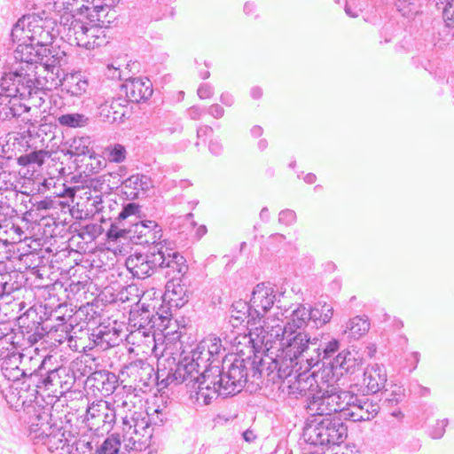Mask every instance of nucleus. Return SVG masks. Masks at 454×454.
Here are the masks:
<instances>
[{
    "label": "nucleus",
    "mask_w": 454,
    "mask_h": 454,
    "mask_svg": "<svg viewBox=\"0 0 454 454\" xmlns=\"http://www.w3.org/2000/svg\"><path fill=\"white\" fill-rule=\"evenodd\" d=\"M16 217V210L8 201H4L0 198V235L3 229H6L10 223V218Z\"/></svg>",
    "instance_id": "49"
},
{
    "label": "nucleus",
    "mask_w": 454,
    "mask_h": 454,
    "mask_svg": "<svg viewBox=\"0 0 454 454\" xmlns=\"http://www.w3.org/2000/svg\"><path fill=\"white\" fill-rule=\"evenodd\" d=\"M280 349L283 354L290 357H297L308 364V368H313L320 362V346H317V338H311L306 332H295L280 333Z\"/></svg>",
    "instance_id": "7"
},
{
    "label": "nucleus",
    "mask_w": 454,
    "mask_h": 454,
    "mask_svg": "<svg viewBox=\"0 0 454 454\" xmlns=\"http://www.w3.org/2000/svg\"><path fill=\"white\" fill-rule=\"evenodd\" d=\"M200 367H203V364L200 359L195 357V350H192L191 357L185 356L176 365L175 369H170L167 373L158 369L156 374L157 384L163 388L171 384L178 385L186 381L193 382L192 387L197 385V393L200 391V382L203 380V372L201 373L199 372Z\"/></svg>",
    "instance_id": "9"
},
{
    "label": "nucleus",
    "mask_w": 454,
    "mask_h": 454,
    "mask_svg": "<svg viewBox=\"0 0 454 454\" xmlns=\"http://www.w3.org/2000/svg\"><path fill=\"white\" fill-rule=\"evenodd\" d=\"M278 222L290 226L296 222V213L292 209H284L278 215Z\"/></svg>",
    "instance_id": "58"
},
{
    "label": "nucleus",
    "mask_w": 454,
    "mask_h": 454,
    "mask_svg": "<svg viewBox=\"0 0 454 454\" xmlns=\"http://www.w3.org/2000/svg\"><path fill=\"white\" fill-rule=\"evenodd\" d=\"M332 403L336 405L337 412L345 419L346 410L349 409L354 402H357V395L346 390H331Z\"/></svg>",
    "instance_id": "39"
},
{
    "label": "nucleus",
    "mask_w": 454,
    "mask_h": 454,
    "mask_svg": "<svg viewBox=\"0 0 454 454\" xmlns=\"http://www.w3.org/2000/svg\"><path fill=\"white\" fill-rule=\"evenodd\" d=\"M140 213V206L136 203H128L125 205L121 211L119 213L118 217L116 218V223H121L125 221L129 220V223L130 224V221L133 223L137 222V220L139 218Z\"/></svg>",
    "instance_id": "48"
},
{
    "label": "nucleus",
    "mask_w": 454,
    "mask_h": 454,
    "mask_svg": "<svg viewBox=\"0 0 454 454\" xmlns=\"http://www.w3.org/2000/svg\"><path fill=\"white\" fill-rule=\"evenodd\" d=\"M88 360H78L76 362H74L73 364V368L71 370V372H74L75 373V372H79L81 375L82 376H85L86 374H90L92 373L93 372H91V368L90 367H88L87 364H88Z\"/></svg>",
    "instance_id": "59"
},
{
    "label": "nucleus",
    "mask_w": 454,
    "mask_h": 454,
    "mask_svg": "<svg viewBox=\"0 0 454 454\" xmlns=\"http://www.w3.org/2000/svg\"><path fill=\"white\" fill-rule=\"evenodd\" d=\"M155 323L153 324V332L155 330L160 331L163 333L166 331L171 323V318L168 316H163L160 315L157 312H154V320Z\"/></svg>",
    "instance_id": "57"
},
{
    "label": "nucleus",
    "mask_w": 454,
    "mask_h": 454,
    "mask_svg": "<svg viewBox=\"0 0 454 454\" xmlns=\"http://www.w3.org/2000/svg\"><path fill=\"white\" fill-rule=\"evenodd\" d=\"M276 295L273 287L270 284L260 283L256 285L252 293L249 305L252 309L250 317L253 325L264 317L266 313L273 307Z\"/></svg>",
    "instance_id": "15"
},
{
    "label": "nucleus",
    "mask_w": 454,
    "mask_h": 454,
    "mask_svg": "<svg viewBox=\"0 0 454 454\" xmlns=\"http://www.w3.org/2000/svg\"><path fill=\"white\" fill-rule=\"evenodd\" d=\"M17 48L14 51V59L20 62L19 67H31V69L36 70L37 65L47 57L48 52H44L39 46L22 42H16Z\"/></svg>",
    "instance_id": "25"
},
{
    "label": "nucleus",
    "mask_w": 454,
    "mask_h": 454,
    "mask_svg": "<svg viewBox=\"0 0 454 454\" xmlns=\"http://www.w3.org/2000/svg\"><path fill=\"white\" fill-rule=\"evenodd\" d=\"M208 114L215 119H220L224 115V109L218 104H213L207 109Z\"/></svg>",
    "instance_id": "64"
},
{
    "label": "nucleus",
    "mask_w": 454,
    "mask_h": 454,
    "mask_svg": "<svg viewBox=\"0 0 454 454\" xmlns=\"http://www.w3.org/2000/svg\"><path fill=\"white\" fill-rule=\"evenodd\" d=\"M385 403L392 407L398 404L404 397V388L403 386L392 384L389 388H386L383 392Z\"/></svg>",
    "instance_id": "47"
},
{
    "label": "nucleus",
    "mask_w": 454,
    "mask_h": 454,
    "mask_svg": "<svg viewBox=\"0 0 454 454\" xmlns=\"http://www.w3.org/2000/svg\"><path fill=\"white\" fill-rule=\"evenodd\" d=\"M59 395H63L70 391L75 382V374L70 369L59 366Z\"/></svg>",
    "instance_id": "46"
},
{
    "label": "nucleus",
    "mask_w": 454,
    "mask_h": 454,
    "mask_svg": "<svg viewBox=\"0 0 454 454\" xmlns=\"http://www.w3.org/2000/svg\"><path fill=\"white\" fill-rule=\"evenodd\" d=\"M345 412V419L353 422L369 421L375 418L380 411V405L366 397L357 396V402Z\"/></svg>",
    "instance_id": "23"
},
{
    "label": "nucleus",
    "mask_w": 454,
    "mask_h": 454,
    "mask_svg": "<svg viewBox=\"0 0 454 454\" xmlns=\"http://www.w3.org/2000/svg\"><path fill=\"white\" fill-rule=\"evenodd\" d=\"M363 370L362 364L358 363L356 359L350 354H346L345 361H344V367L342 368L341 373H349L353 374L356 371Z\"/></svg>",
    "instance_id": "56"
},
{
    "label": "nucleus",
    "mask_w": 454,
    "mask_h": 454,
    "mask_svg": "<svg viewBox=\"0 0 454 454\" xmlns=\"http://www.w3.org/2000/svg\"><path fill=\"white\" fill-rule=\"evenodd\" d=\"M159 254H162V259H164L160 268L168 269L167 274L170 275L173 273V279H180V277L186 273L188 270L186 260L178 252L168 248L165 246H159Z\"/></svg>",
    "instance_id": "29"
},
{
    "label": "nucleus",
    "mask_w": 454,
    "mask_h": 454,
    "mask_svg": "<svg viewBox=\"0 0 454 454\" xmlns=\"http://www.w3.org/2000/svg\"><path fill=\"white\" fill-rule=\"evenodd\" d=\"M303 437L312 445H339L347 437V427L339 417H315L306 422Z\"/></svg>",
    "instance_id": "6"
},
{
    "label": "nucleus",
    "mask_w": 454,
    "mask_h": 454,
    "mask_svg": "<svg viewBox=\"0 0 454 454\" xmlns=\"http://www.w3.org/2000/svg\"><path fill=\"white\" fill-rule=\"evenodd\" d=\"M267 357L269 358L268 356ZM270 362L262 359V365L268 364L266 367L268 374H273L272 380L275 379V376L283 380V384H286L294 374L300 372V371L302 370V363H304L297 357H290L289 356L284 355L282 349L280 355H277L274 358L270 357Z\"/></svg>",
    "instance_id": "14"
},
{
    "label": "nucleus",
    "mask_w": 454,
    "mask_h": 454,
    "mask_svg": "<svg viewBox=\"0 0 454 454\" xmlns=\"http://www.w3.org/2000/svg\"><path fill=\"white\" fill-rule=\"evenodd\" d=\"M105 153L109 161L121 163L126 159V149L122 145L114 144L106 148Z\"/></svg>",
    "instance_id": "51"
},
{
    "label": "nucleus",
    "mask_w": 454,
    "mask_h": 454,
    "mask_svg": "<svg viewBox=\"0 0 454 454\" xmlns=\"http://www.w3.org/2000/svg\"><path fill=\"white\" fill-rule=\"evenodd\" d=\"M128 400H124L121 408H128L125 414L121 415V422L119 432L107 437L98 449V454H117L121 443L128 451H142L151 442L153 427L147 414L132 411Z\"/></svg>",
    "instance_id": "1"
},
{
    "label": "nucleus",
    "mask_w": 454,
    "mask_h": 454,
    "mask_svg": "<svg viewBox=\"0 0 454 454\" xmlns=\"http://www.w3.org/2000/svg\"><path fill=\"white\" fill-rule=\"evenodd\" d=\"M119 385L118 376L107 370L95 371L88 375L85 386L96 397L111 395Z\"/></svg>",
    "instance_id": "18"
},
{
    "label": "nucleus",
    "mask_w": 454,
    "mask_h": 454,
    "mask_svg": "<svg viewBox=\"0 0 454 454\" xmlns=\"http://www.w3.org/2000/svg\"><path fill=\"white\" fill-rule=\"evenodd\" d=\"M59 366L51 364L46 365L38 380H34V384L37 388H43L50 391L53 395H59Z\"/></svg>",
    "instance_id": "34"
},
{
    "label": "nucleus",
    "mask_w": 454,
    "mask_h": 454,
    "mask_svg": "<svg viewBox=\"0 0 454 454\" xmlns=\"http://www.w3.org/2000/svg\"><path fill=\"white\" fill-rule=\"evenodd\" d=\"M197 401L209 404L218 396L227 397L239 393L247 381V362L235 358L228 365L209 366L203 371Z\"/></svg>",
    "instance_id": "2"
},
{
    "label": "nucleus",
    "mask_w": 454,
    "mask_h": 454,
    "mask_svg": "<svg viewBox=\"0 0 454 454\" xmlns=\"http://www.w3.org/2000/svg\"><path fill=\"white\" fill-rule=\"evenodd\" d=\"M51 157V153L45 150L31 151L20 155L18 163L22 166H42L45 160Z\"/></svg>",
    "instance_id": "43"
},
{
    "label": "nucleus",
    "mask_w": 454,
    "mask_h": 454,
    "mask_svg": "<svg viewBox=\"0 0 454 454\" xmlns=\"http://www.w3.org/2000/svg\"><path fill=\"white\" fill-rule=\"evenodd\" d=\"M47 57L43 58L36 68V82L40 95H45V90H51L63 84V70L60 67V59L47 51Z\"/></svg>",
    "instance_id": "11"
},
{
    "label": "nucleus",
    "mask_w": 454,
    "mask_h": 454,
    "mask_svg": "<svg viewBox=\"0 0 454 454\" xmlns=\"http://www.w3.org/2000/svg\"><path fill=\"white\" fill-rule=\"evenodd\" d=\"M29 412V436L39 443L44 438L43 436H46L56 425L51 423V414L49 409L34 406Z\"/></svg>",
    "instance_id": "21"
},
{
    "label": "nucleus",
    "mask_w": 454,
    "mask_h": 454,
    "mask_svg": "<svg viewBox=\"0 0 454 454\" xmlns=\"http://www.w3.org/2000/svg\"><path fill=\"white\" fill-rule=\"evenodd\" d=\"M13 360H11V368L9 371H15L20 372V376L23 378H28L33 383L34 380H38L41 373L45 370L46 365L51 364L53 361L52 356H47L42 358L38 354L35 356L30 354V351L21 353L20 356H12ZM15 378H19V374L14 375Z\"/></svg>",
    "instance_id": "12"
},
{
    "label": "nucleus",
    "mask_w": 454,
    "mask_h": 454,
    "mask_svg": "<svg viewBox=\"0 0 454 454\" xmlns=\"http://www.w3.org/2000/svg\"><path fill=\"white\" fill-rule=\"evenodd\" d=\"M448 425L447 419H442L440 421H437L436 427L434 428V430L431 432V436L434 439L441 438L445 431V427Z\"/></svg>",
    "instance_id": "62"
},
{
    "label": "nucleus",
    "mask_w": 454,
    "mask_h": 454,
    "mask_svg": "<svg viewBox=\"0 0 454 454\" xmlns=\"http://www.w3.org/2000/svg\"><path fill=\"white\" fill-rule=\"evenodd\" d=\"M252 309L249 303H247L243 301H239L232 304L231 306V324L233 326H238L241 325L246 320L247 324L253 323V319L250 317V312Z\"/></svg>",
    "instance_id": "40"
},
{
    "label": "nucleus",
    "mask_w": 454,
    "mask_h": 454,
    "mask_svg": "<svg viewBox=\"0 0 454 454\" xmlns=\"http://www.w3.org/2000/svg\"><path fill=\"white\" fill-rule=\"evenodd\" d=\"M130 239L139 245L163 246L160 240L162 237L161 227L152 220L130 221Z\"/></svg>",
    "instance_id": "17"
},
{
    "label": "nucleus",
    "mask_w": 454,
    "mask_h": 454,
    "mask_svg": "<svg viewBox=\"0 0 454 454\" xmlns=\"http://www.w3.org/2000/svg\"><path fill=\"white\" fill-rule=\"evenodd\" d=\"M66 434V431L56 426L39 443L47 446L52 454H74L73 437L69 439Z\"/></svg>",
    "instance_id": "27"
},
{
    "label": "nucleus",
    "mask_w": 454,
    "mask_h": 454,
    "mask_svg": "<svg viewBox=\"0 0 454 454\" xmlns=\"http://www.w3.org/2000/svg\"><path fill=\"white\" fill-rule=\"evenodd\" d=\"M72 444H74V451L76 452H85V450L88 449L91 450L93 449L92 443L84 439H74L72 440Z\"/></svg>",
    "instance_id": "60"
},
{
    "label": "nucleus",
    "mask_w": 454,
    "mask_h": 454,
    "mask_svg": "<svg viewBox=\"0 0 454 454\" xmlns=\"http://www.w3.org/2000/svg\"><path fill=\"white\" fill-rule=\"evenodd\" d=\"M346 328L351 337L359 339L369 331L370 322L366 316H356L347 323Z\"/></svg>",
    "instance_id": "41"
},
{
    "label": "nucleus",
    "mask_w": 454,
    "mask_h": 454,
    "mask_svg": "<svg viewBox=\"0 0 454 454\" xmlns=\"http://www.w3.org/2000/svg\"><path fill=\"white\" fill-rule=\"evenodd\" d=\"M309 314V321H312L317 327L323 326L329 323L333 315V308L327 303H317L314 307H307Z\"/></svg>",
    "instance_id": "38"
},
{
    "label": "nucleus",
    "mask_w": 454,
    "mask_h": 454,
    "mask_svg": "<svg viewBox=\"0 0 454 454\" xmlns=\"http://www.w3.org/2000/svg\"><path fill=\"white\" fill-rule=\"evenodd\" d=\"M363 385L368 394H376L386 385L387 376L386 369L379 364H369L363 373Z\"/></svg>",
    "instance_id": "30"
},
{
    "label": "nucleus",
    "mask_w": 454,
    "mask_h": 454,
    "mask_svg": "<svg viewBox=\"0 0 454 454\" xmlns=\"http://www.w3.org/2000/svg\"><path fill=\"white\" fill-rule=\"evenodd\" d=\"M18 176L15 172H11L0 168V198L5 193L4 201L12 200L17 196L18 192Z\"/></svg>",
    "instance_id": "37"
},
{
    "label": "nucleus",
    "mask_w": 454,
    "mask_h": 454,
    "mask_svg": "<svg viewBox=\"0 0 454 454\" xmlns=\"http://www.w3.org/2000/svg\"><path fill=\"white\" fill-rule=\"evenodd\" d=\"M0 93L15 97L20 100L30 99L33 106L37 107L43 102L36 82V70L31 67H18L5 73L0 80Z\"/></svg>",
    "instance_id": "5"
},
{
    "label": "nucleus",
    "mask_w": 454,
    "mask_h": 454,
    "mask_svg": "<svg viewBox=\"0 0 454 454\" xmlns=\"http://www.w3.org/2000/svg\"><path fill=\"white\" fill-rule=\"evenodd\" d=\"M195 350V357L200 359L204 370L209 366H219L215 363H219L222 357L223 346L222 341L216 337H207L198 345Z\"/></svg>",
    "instance_id": "22"
},
{
    "label": "nucleus",
    "mask_w": 454,
    "mask_h": 454,
    "mask_svg": "<svg viewBox=\"0 0 454 454\" xmlns=\"http://www.w3.org/2000/svg\"><path fill=\"white\" fill-rule=\"evenodd\" d=\"M162 254H159V246L149 248L146 254H130L125 262L127 269L131 274L144 279L150 277L163 263Z\"/></svg>",
    "instance_id": "13"
},
{
    "label": "nucleus",
    "mask_w": 454,
    "mask_h": 454,
    "mask_svg": "<svg viewBox=\"0 0 454 454\" xmlns=\"http://www.w3.org/2000/svg\"><path fill=\"white\" fill-rule=\"evenodd\" d=\"M124 373L133 380L136 387H139L143 392L149 390L155 380L153 367L149 363L141 359L124 365L121 374Z\"/></svg>",
    "instance_id": "20"
},
{
    "label": "nucleus",
    "mask_w": 454,
    "mask_h": 454,
    "mask_svg": "<svg viewBox=\"0 0 454 454\" xmlns=\"http://www.w3.org/2000/svg\"><path fill=\"white\" fill-rule=\"evenodd\" d=\"M129 114L128 100L124 98L106 100L100 103L97 109V116L100 121L110 124L123 122Z\"/></svg>",
    "instance_id": "19"
},
{
    "label": "nucleus",
    "mask_w": 454,
    "mask_h": 454,
    "mask_svg": "<svg viewBox=\"0 0 454 454\" xmlns=\"http://www.w3.org/2000/svg\"><path fill=\"white\" fill-rule=\"evenodd\" d=\"M128 103L147 100L153 95V83L148 78L136 77L126 81L123 85Z\"/></svg>",
    "instance_id": "28"
},
{
    "label": "nucleus",
    "mask_w": 454,
    "mask_h": 454,
    "mask_svg": "<svg viewBox=\"0 0 454 454\" xmlns=\"http://www.w3.org/2000/svg\"><path fill=\"white\" fill-rule=\"evenodd\" d=\"M285 325L279 324L280 319H275L268 317L263 320V325H261L260 341L265 346L275 342L276 339H279L280 333H289V334L295 333V332H304L305 327L309 322V314L305 304H299L296 309L292 310Z\"/></svg>",
    "instance_id": "8"
},
{
    "label": "nucleus",
    "mask_w": 454,
    "mask_h": 454,
    "mask_svg": "<svg viewBox=\"0 0 454 454\" xmlns=\"http://www.w3.org/2000/svg\"><path fill=\"white\" fill-rule=\"evenodd\" d=\"M62 85L64 86L63 91H66L67 95L81 98L87 92L89 82L81 73H74L67 74Z\"/></svg>",
    "instance_id": "36"
},
{
    "label": "nucleus",
    "mask_w": 454,
    "mask_h": 454,
    "mask_svg": "<svg viewBox=\"0 0 454 454\" xmlns=\"http://www.w3.org/2000/svg\"><path fill=\"white\" fill-rule=\"evenodd\" d=\"M331 391L319 390L312 395L309 401L307 409L315 417H337L336 405L332 403Z\"/></svg>",
    "instance_id": "24"
},
{
    "label": "nucleus",
    "mask_w": 454,
    "mask_h": 454,
    "mask_svg": "<svg viewBox=\"0 0 454 454\" xmlns=\"http://www.w3.org/2000/svg\"><path fill=\"white\" fill-rule=\"evenodd\" d=\"M116 416L113 403L100 399L88 406L85 419L90 431L97 435H104L113 429Z\"/></svg>",
    "instance_id": "10"
},
{
    "label": "nucleus",
    "mask_w": 454,
    "mask_h": 454,
    "mask_svg": "<svg viewBox=\"0 0 454 454\" xmlns=\"http://www.w3.org/2000/svg\"><path fill=\"white\" fill-rule=\"evenodd\" d=\"M12 276L10 273H0V298L4 295L8 296L15 290L19 289V286L15 282H11Z\"/></svg>",
    "instance_id": "53"
},
{
    "label": "nucleus",
    "mask_w": 454,
    "mask_h": 454,
    "mask_svg": "<svg viewBox=\"0 0 454 454\" xmlns=\"http://www.w3.org/2000/svg\"><path fill=\"white\" fill-rule=\"evenodd\" d=\"M197 93L201 99L210 98L214 94V89L208 83H202L198 88Z\"/></svg>",
    "instance_id": "61"
},
{
    "label": "nucleus",
    "mask_w": 454,
    "mask_h": 454,
    "mask_svg": "<svg viewBox=\"0 0 454 454\" xmlns=\"http://www.w3.org/2000/svg\"><path fill=\"white\" fill-rule=\"evenodd\" d=\"M92 336L95 345L103 350L118 346L122 340L121 331L110 325L100 326Z\"/></svg>",
    "instance_id": "33"
},
{
    "label": "nucleus",
    "mask_w": 454,
    "mask_h": 454,
    "mask_svg": "<svg viewBox=\"0 0 454 454\" xmlns=\"http://www.w3.org/2000/svg\"><path fill=\"white\" fill-rule=\"evenodd\" d=\"M154 312L148 309H141L133 312L129 317V326L132 328L131 333H137L144 337L154 336L153 324Z\"/></svg>",
    "instance_id": "31"
},
{
    "label": "nucleus",
    "mask_w": 454,
    "mask_h": 454,
    "mask_svg": "<svg viewBox=\"0 0 454 454\" xmlns=\"http://www.w3.org/2000/svg\"><path fill=\"white\" fill-rule=\"evenodd\" d=\"M317 346H320L319 352L320 355V361H323L324 359H327L330 356H332L339 348V341L335 339H333L332 340L328 341L325 345H322V343L317 342Z\"/></svg>",
    "instance_id": "55"
},
{
    "label": "nucleus",
    "mask_w": 454,
    "mask_h": 454,
    "mask_svg": "<svg viewBox=\"0 0 454 454\" xmlns=\"http://www.w3.org/2000/svg\"><path fill=\"white\" fill-rule=\"evenodd\" d=\"M311 368H308V364L305 366L302 372L294 374L293 378L289 379L288 381L284 384V387L288 388V394L307 396L309 400L314 394L312 387L316 382L313 374L309 373Z\"/></svg>",
    "instance_id": "26"
},
{
    "label": "nucleus",
    "mask_w": 454,
    "mask_h": 454,
    "mask_svg": "<svg viewBox=\"0 0 454 454\" xmlns=\"http://www.w3.org/2000/svg\"><path fill=\"white\" fill-rule=\"evenodd\" d=\"M30 110L31 107L22 104L19 98L7 96V93H0V120L14 118L25 125L34 126L37 121L32 119Z\"/></svg>",
    "instance_id": "16"
},
{
    "label": "nucleus",
    "mask_w": 454,
    "mask_h": 454,
    "mask_svg": "<svg viewBox=\"0 0 454 454\" xmlns=\"http://www.w3.org/2000/svg\"><path fill=\"white\" fill-rule=\"evenodd\" d=\"M166 288L167 295L176 307H182L188 301L186 291L181 285L175 286L173 282H168Z\"/></svg>",
    "instance_id": "45"
},
{
    "label": "nucleus",
    "mask_w": 454,
    "mask_h": 454,
    "mask_svg": "<svg viewBox=\"0 0 454 454\" xmlns=\"http://www.w3.org/2000/svg\"><path fill=\"white\" fill-rule=\"evenodd\" d=\"M14 218H10V223L8 224L6 229H3L2 235H5V240H10L12 243L20 242L23 239H26L24 236V231L13 222Z\"/></svg>",
    "instance_id": "50"
},
{
    "label": "nucleus",
    "mask_w": 454,
    "mask_h": 454,
    "mask_svg": "<svg viewBox=\"0 0 454 454\" xmlns=\"http://www.w3.org/2000/svg\"><path fill=\"white\" fill-rule=\"evenodd\" d=\"M90 151L88 137H74L67 142V153L72 156H85L90 154Z\"/></svg>",
    "instance_id": "44"
},
{
    "label": "nucleus",
    "mask_w": 454,
    "mask_h": 454,
    "mask_svg": "<svg viewBox=\"0 0 454 454\" xmlns=\"http://www.w3.org/2000/svg\"><path fill=\"white\" fill-rule=\"evenodd\" d=\"M106 75L111 79H119V80L122 79L121 71L120 70V67L119 66L116 67L114 64H108L106 66Z\"/></svg>",
    "instance_id": "63"
},
{
    "label": "nucleus",
    "mask_w": 454,
    "mask_h": 454,
    "mask_svg": "<svg viewBox=\"0 0 454 454\" xmlns=\"http://www.w3.org/2000/svg\"><path fill=\"white\" fill-rule=\"evenodd\" d=\"M54 328L55 326L52 325H43L41 323H37V325L35 326V331L33 333L27 332V342L30 344V346L35 344L40 340H42L46 333H51Z\"/></svg>",
    "instance_id": "52"
},
{
    "label": "nucleus",
    "mask_w": 454,
    "mask_h": 454,
    "mask_svg": "<svg viewBox=\"0 0 454 454\" xmlns=\"http://www.w3.org/2000/svg\"><path fill=\"white\" fill-rule=\"evenodd\" d=\"M43 14L30 13L20 18L12 29V42L28 43L39 46L44 52L51 51L47 46L55 36L54 22L43 18Z\"/></svg>",
    "instance_id": "4"
},
{
    "label": "nucleus",
    "mask_w": 454,
    "mask_h": 454,
    "mask_svg": "<svg viewBox=\"0 0 454 454\" xmlns=\"http://www.w3.org/2000/svg\"><path fill=\"white\" fill-rule=\"evenodd\" d=\"M73 7H76L81 18H65L67 22L71 20L69 26L63 27L69 43L86 49H94L106 43V20L102 19L106 15H102V12L106 11L107 5H95L89 0H82Z\"/></svg>",
    "instance_id": "3"
},
{
    "label": "nucleus",
    "mask_w": 454,
    "mask_h": 454,
    "mask_svg": "<svg viewBox=\"0 0 454 454\" xmlns=\"http://www.w3.org/2000/svg\"><path fill=\"white\" fill-rule=\"evenodd\" d=\"M123 193L127 198L135 200L139 198V194L149 191L153 185L152 179L145 175H132L121 182Z\"/></svg>",
    "instance_id": "32"
},
{
    "label": "nucleus",
    "mask_w": 454,
    "mask_h": 454,
    "mask_svg": "<svg viewBox=\"0 0 454 454\" xmlns=\"http://www.w3.org/2000/svg\"><path fill=\"white\" fill-rule=\"evenodd\" d=\"M121 228L118 227L116 223H113L107 231V238L110 240H118L120 238L129 239L131 238V233L129 231L130 230L129 227H126L125 223H120Z\"/></svg>",
    "instance_id": "54"
},
{
    "label": "nucleus",
    "mask_w": 454,
    "mask_h": 454,
    "mask_svg": "<svg viewBox=\"0 0 454 454\" xmlns=\"http://www.w3.org/2000/svg\"><path fill=\"white\" fill-rule=\"evenodd\" d=\"M19 338L17 334L12 333L3 334L0 338V360H3L2 369L9 371L11 368V360H13L12 356H20L21 353L18 351V340L15 339Z\"/></svg>",
    "instance_id": "35"
},
{
    "label": "nucleus",
    "mask_w": 454,
    "mask_h": 454,
    "mask_svg": "<svg viewBox=\"0 0 454 454\" xmlns=\"http://www.w3.org/2000/svg\"><path fill=\"white\" fill-rule=\"evenodd\" d=\"M57 121L60 126L76 129L87 126L90 119L83 114L72 113L59 115Z\"/></svg>",
    "instance_id": "42"
}]
</instances>
